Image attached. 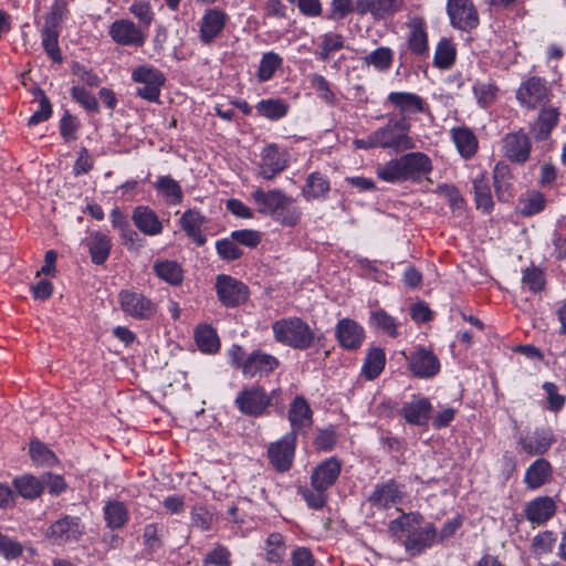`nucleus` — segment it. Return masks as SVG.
Here are the masks:
<instances>
[{"label":"nucleus","instance_id":"f257e3e1","mask_svg":"<svg viewBox=\"0 0 566 566\" xmlns=\"http://www.w3.org/2000/svg\"><path fill=\"white\" fill-rule=\"evenodd\" d=\"M251 198L259 213L271 217L274 221L285 227H294L302 216L301 208L295 200L281 189H255Z\"/></svg>","mask_w":566,"mask_h":566},{"label":"nucleus","instance_id":"f03ea898","mask_svg":"<svg viewBox=\"0 0 566 566\" xmlns=\"http://www.w3.org/2000/svg\"><path fill=\"white\" fill-rule=\"evenodd\" d=\"M274 339L287 347L304 350L314 344L315 334L310 325L300 317L290 316L272 324Z\"/></svg>","mask_w":566,"mask_h":566},{"label":"nucleus","instance_id":"7ed1b4c3","mask_svg":"<svg viewBox=\"0 0 566 566\" xmlns=\"http://www.w3.org/2000/svg\"><path fill=\"white\" fill-rule=\"evenodd\" d=\"M408 129L409 125L403 116L400 118L390 117L385 126L373 133L378 147L401 151L413 147L412 140L407 134Z\"/></svg>","mask_w":566,"mask_h":566},{"label":"nucleus","instance_id":"20e7f679","mask_svg":"<svg viewBox=\"0 0 566 566\" xmlns=\"http://www.w3.org/2000/svg\"><path fill=\"white\" fill-rule=\"evenodd\" d=\"M122 311L129 317L139 321H148L157 314V304L140 292L123 290L118 294Z\"/></svg>","mask_w":566,"mask_h":566},{"label":"nucleus","instance_id":"39448f33","mask_svg":"<svg viewBox=\"0 0 566 566\" xmlns=\"http://www.w3.org/2000/svg\"><path fill=\"white\" fill-rule=\"evenodd\" d=\"M406 497L405 485L390 479L382 483L374 485L373 491L367 497L370 506L378 511L398 507Z\"/></svg>","mask_w":566,"mask_h":566},{"label":"nucleus","instance_id":"423d86ee","mask_svg":"<svg viewBox=\"0 0 566 566\" xmlns=\"http://www.w3.org/2000/svg\"><path fill=\"white\" fill-rule=\"evenodd\" d=\"M85 526L78 516L64 515L48 528L45 536L55 545L77 543L83 536Z\"/></svg>","mask_w":566,"mask_h":566},{"label":"nucleus","instance_id":"0eeeda50","mask_svg":"<svg viewBox=\"0 0 566 566\" xmlns=\"http://www.w3.org/2000/svg\"><path fill=\"white\" fill-rule=\"evenodd\" d=\"M134 82L140 84L136 94L148 102H157L160 95V87L165 83L164 74L151 65H142L132 73Z\"/></svg>","mask_w":566,"mask_h":566},{"label":"nucleus","instance_id":"6e6552de","mask_svg":"<svg viewBox=\"0 0 566 566\" xmlns=\"http://www.w3.org/2000/svg\"><path fill=\"white\" fill-rule=\"evenodd\" d=\"M271 396L260 386L243 388L235 397L234 403L241 413L260 417L265 413L271 403Z\"/></svg>","mask_w":566,"mask_h":566},{"label":"nucleus","instance_id":"1a4fd4ad","mask_svg":"<svg viewBox=\"0 0 566 566\" xmlns=\"http://www.w3.org/2000/svg\"><path fill=\"white\" fill-rule=\"evenodd\" d=\"M551 96V90L546 82L538 77L532 76L521 83L516 90V99L521 106L534 109L544 106Z\"/></svg>","mask_w":566,"mask_h":566},{"label":"nucleus","instance_id":"9d476101","mask_svg":"<svg viewBox=\"0 0 566 566\" xmlns=\"http://www.w3.org/2000/svg\"><path fill=\"white\" fill-rule=\"evenodd\" d=\"M216 292L218 300L226 307H237L249 298V287L227 274H219L216 277Z\"/></svg>","mask_w":566,"mask_h":566},{"label":"nucleus","instance_id":"9b49d317","mask_svg":"<svg viewBox=\"0 0 566 566\" xmlns=\"http://www.w3.org/2000/svg\"><path fill=\"white\" fill-rule=\"evenodd\" d=\"M415 523L411 528H408V534L403 542V546L410 556H417L430 548L437 539V530L432 523Z\"/></svg>","mask_w":566,"mask_h":566},{"label":"nucleus","instance_id":"f8f14e48","mask_svg":"<svg viewBox=\"0 0 566 566\" xmlns=\"http://www.w3.org/2000/svg\"><path fill=\"white\" fill-rule=\"evenodd\" d=\"M296 436L287 433L276 442L270 444L268 457L270 463L277 472H286L291 469L294 460Z\"/></svg>","mask_w":566,"mask_h":566},{"label":"nucleus","instance_id":"ddd939ff","mask_svg":"<svg viewBox=\"0 0 566 566\" xmlns=\"http://www.w3.org/2000/svg\"><path fill=\"white\" fill-rule=\"evenodd\" d=\"M287 153L276 144H270L262 148L258 163L259 175L264 179H273L287 167Z\"/></svg>","mask_w":566,"mask_h":566},{"label":"nucleus","instance_id":"4468645a","mask_svg":"<svg viewBox=\"0 0 566 566\" xmlns=\"http://www.w3.org/2000/svg\"><path fill=\"white\" fill-rule=\"evenodd\" d=\"M109 36L120 45L142 46L146 41L142 28L129 19L115 20L109 27Z\"/></svg>","mask_w":566,"mask_h":566},{"label":"nucleus","instance_id":"2eb2a0df","mask_svg":"<svg viewBox=\"0 0 566 566\" xmlns=\"http://www.w3.org/2000/svg\"><path fill=\"white\" fill-rule=\"evenodd\" d=\"M228 15L224 11L213 8L205 12L199 22V38L202 43L210 44L222 33Z\"/></svg>","mask_w":566,"mask_h":566},{"label":"nucleus","instance_id":"dca6fc26","mask_svg":"<svg viewBox=\"0 0 566 566\" xmlns=\"http://www.w3.org/2000/svg\"><path fill=\"white\" fill-rule=\"evenodd\" d=\"M342 470V463L338 459L332 457L318 464L311 475V483L315 490H327L333 486L338 479Z\"/></svg>","mask_w":566,"mask_h":566},{"label":"nucleus","instance_id":"f3484780","mask_svg":"<svg viewBox=\"0 0 566 566\" xmlns=\"http://www.w3.org/2000/svg\"><path fill=\"white\" fill-rule=\"evenodd\" d=\"M411 373L420 378H429L434 376L440 368V364L436 355L426 348H419L408 358Z\"/></svg>","mask_w":566,"mask_h":566},{"label":"nucleus","instance_id":"a211bd4d","mask_svg":"<svg viewBox=\"0 0 566 566\" xmlns=\"http://www.w3.org/2000/svg\"><path fill=\"white\" fill-rule=\"evenodd\" d=\"M279 366V359L261 350H254L247 356L243 365V375L253 378L256 374H270Z\"/></svg>","mask_w":566,"mask_h":566},{"label":"nucleus","instance_id":"6ab92c4d","mask_svg":"<svg viewBox=\"0 0 566 566\" xmlns=\"http://www.w3.org/2000/svg\"><path fill=\"white\" fill-rule=\"evenodd\" d=\"M554 442V434L549 429H536L530 434L521 437L520 446L530 455L546 453Z\"/></svg>","mask_w":566,"mask_h":566},{"label":"nucleus","instance_id":"aec40b11","mask_svg":"<svg viewBox=\"0 0 566 566\" xmlns=\"http://www.w3.org/2000/svg\"><path fill=\"white\" fill-rule=\"evenodd\" d=\"M364 336V328L350 318L340 319L336 326V337L346 349L360 347Z\"/></svg>","mask_w":566,"mask_h":566},{"label":"nucleus","instance_id":"412c9836","mask_svg":"<svg viewBox=\"0 0 566 566\" xmlns=\"http://www.w3.org/2000/svg\"><path fill=\"white\" fill-rule=\"evenodd\" d=\"M503 150L504 155L512 161H526L531 150L528 136L521 132L506 135L504 138Z\"/></svg>","mask_w":566,"mask_h":566},{"label":"nucleus","instance_id":"4be33fe9","mask_svg":"<svg viewBox=\"0 0 566 566\" xmlns=\"http://www.w3.org/2000/svg\"><path fill=\"white\" fill-rule=\"evenodd\" d=\"M132 220L135 227L146 235H158L163 232V223L156 212L147 206L134 209Z\"/></svg>","mask_w":566,"mask_h":566},{"label":"nucleus","instance_id":"5701e85b","mask_svg":"<svg viewBox=\"0 0 566 566\" xmlns=\"http://www.w3.org/2000/svg\"><path fill=\"white\" fill-rule=\"evenodd\" d=\"M312 409L302 396H297L290 405L289 421L292 427V432L296 436L297 432L312 424Z\"/></svg>","mask_w":566,"mask_h":566},{"label":"nucleus","instance_id":"b1692460","mask_svg":"<svg viewBox=\"0 0 566 566\" xmlns=\"http://www.w3.org/2000/svg\"><path fill=\"white\" fill-rule=\"evenodd\" d=\"M496 197L502 202H509L514 196V176L506 164L499 163L493 171Z\"/></svg>","mask_w":566,"mask_h":566},{"label":"nucleus","instance_id":"393cba45","mask_svg":"<svg viewBox=\"0 0 566 566\" xmlns=\"http://www.w3.org/2000/svg\"><path fill=\"white\" fill-rule=\"evenodd\" d=\"M409 35L408 45L410 51L416 55L428 54V34L426 22L420 17H413L408 23Z\"/></svg>","mask_w":566,"mask_h":566},{"label":"nucleus","instance_id":"a878e982","mask_svg":"<svg viewBox=\"0 0 566 566\" xmlns=\"http://www.w3.org/2000/svg\"><path fill=\"white\" fill-rule=\"evenodd\" d=\"M475 207L484 213H490L494 207L489 180L484 171L479 170L472 177Z\"/></svg>","mask_w":566,"mask_h":566},{"label":"nucleus","instance_id":"bb28decb","mask_svg":"<svg viewBox=\"0 0 566 566\" xmlns=\"http://www.w3.org/2000/svg\"><path fill=\"white\" fill-rule=\"evenodd\" d=\"M556 505L554 501L547 496L537 497L531 501L525 509V515L533 524L546 523L555 513Z\"/></svg>","mask_w":566,"mask_h":566},{"label":"nucleus","instance_id":"cd10ccee","mask_svg":"<svg viewBox=\"0 0 566 566\" xmlns=\"http://www.w3.org/2000/svg\"><path fill=\"white\" fill-rule=\"evenodd\" d=\"M431 403L426 398L413 399L402 406L401 412L406 421L415 426H423L428 422L431 412Z\"/></svg>","mask_w":566,"mask_h":566},{"label":"nucleus","instance_id":"c85d7f7f","mask_svg":"<svg viewBox=\"0 0 566 566\" xmlns=\"http://www.w3.org/2000/svg\"><path fill=\"white\" fill-rule=\"evenodd\" d=\"M387 99L398 108L401 114H417L422 113L424 109L423 99L413 93L391 92Z\"/></svg>","mask_w":566,"mask_h":566},{"label":"nucleus","instance_id":"c756f323","mask_svg":"<svg viewBox=\"0 0 566 566\" xmlns=\"http://www.w3.org/2000/svg\"><path fill=\"white\" fill-rule=\"evenodd\" d=\"M552 474L551 463L541 458L535 460L526 470L524 483L531 490H535L544 485Z\"/></svg>","mask_w":566,"mask_h":566},{"label":"nucleus","instance_id":"7c9ffc66","mask_svg":"<svg viewBox=\"0 0 566 566\" xmlns=\"http://www.w3.org/2000/svg\"><path fill=\"white\" fill-rule=\"evenodd\" d=\"M12 485L17 492V496L20 495L25 500H35L43 493V482H41L40 478L32 474L25 473L15 476L12 480Z\"/></svg>","mask_w":566,"mask_h":566},{"label":"nucleus","instance_id":"2f4dec72","mask_svg":"<svg viewBox=\"0 0 566 566\" xmlns=\"http://www.w3.org/2000/svg\"><path fill=\"white\" fill-rule=\"evenodd\" d=\"M158 195H160L165 202L170 206H176L182 202L184 192L177 180L170 176H160L154 184Z\"/></svg>","mask_w":566,"mask_h":566},{"label":"nucleus","instance_id":"473e14b6","mask_svg":"<svg viewBox=\"0 0 566 566\" xmlns=\"http://www.w3.org/2000/svg\"><path fill=\"white\" fill-rule=\"evenodd\" d=\"M545 206V196L539 191L531 190L520 196L516 205V211L523 217H531L542 212Z\"/></svg>","mask_w":566,"mask_h":566},{"label":"nucleus","instance_id":"72a5a7b5","mask_svg":"<svg viewBox=\"0 0 566 566\" xmlns=\"http://www.w3.org/2000/svg\"><path fill=\"white\" fill-rule=\"evenodd\" d=\"M92 262L94 264H103L109 256L112 242L107 234L103 232H94L87 241Z\"/></svg>","mask_w":566,"mask_h":566},{"label":"nucleus","instance_id":"f704fd0d","mask_svg":"<svg viewBox=\"0 0 566 566\" xmlns=\"http://www.w3.org/2000/svg\"><path fill=\"white\" fill-rule=\"evenodd\" d=\"M410 180H417L431 171V160L423 153H409L401 156Z\"/></svg>","mask_w":566,"mask_h":566},{"label":"nucleus","instance_id":"c9c22d12","mask_svg":"<svg viewBox=\"0 0 566 566\" xmlns=\"http://www.w3.org/2000/svg\"><path fill=\"white\" fill-rule=\"evenodd\" d=\"M203 221L205 217L199 211L191 209L187 210L180 219L182 230L198 245H202L206 242V238L201 233Z\"/></svg>","mask_w":566,"mask_h":566},{"label":"nucleus","instance_id":"e433bc0d","mask_svg":"<svg viewBox=\"0 0 566 566\" xmlns=\"http://www.w3.org/2000/svg\"><path fill=\"white\" fill-rule=\"evenodd\" d=\"M264 556L268 563L281 564L287 555V546L281 533H271L264 542Z\"/></svg>","mask_w":566,"mask_h":566},{"label":"nucleus","instance_id":"4c0bfd02","mask_svg":"<svg viewBox=\"0 0 566 566\" xmlns=\"http://www.w3.org/2000/svg\"><path fill=\"white\" fill-rule=\"evenodd\" d=\"M103 513L106 525L111 530L123 528L129 518L128 510L120 501H108L103 509Z\"/></svg>","mask_w":566,"mask_h":566},{"label":"nucleus","instance_id":"58836bf2","mask_svg":"<svg viewBox=\"0 0 566 566\" xmlns=\"http://www.w3.org/2000/svg\"><path fill=\"white\" fill-rule=\"evenodd\" d=\"M376 174L379 179L386 182H401L410 180L402 158L390 159L377 167Z\"/></svg>","mask_w":566,"mask_h":566},{"label":"nucleus","instance_id":"ea45409f","mask_svg":"<svg viewBox=\"0 0 566 566\" xmlns=\"http://www.w3.org/2000/svg\"><path fill=\"white\" fill-rule=\"evenodd\" d=\"M558 115V111L555 107L543 108L532 127L534 137L539 140L546 139L556 126Z\"/></svg>","mask_w":566,"mask_h":566},{"label":"nucleus","instance_id":"a19ab883","mask_svg":"<svg viewBox=\"0 0 566 566\" xmlns=\"http://www.w3.org/2000/svg\"><path fill=\"white\" fill-rule=\"evenodd\" d=\"M255 109L258 114L262 117H265L270 120H279L286 116L290 106L289 104L281 98H266L261 99Z\"/></svg>","mask_w":566,"mask_h":566},{"label":"nucleus","instance_id":"79ce46f5","mask_svg":"<svg viewBox=\"0 0 566 566\" xmlns=\"http://www.w3.org/2000/svg\"><path fill=\"white\" fill-rule=\"evenodd\" d=\"M154 272L170 285H179L184 279V271L176 261L158 260L154 263Z\"/></svg>","mask_w":566,"mask_h":566},{"label":"nucleus","instance_id":"37998d69","mask_svg":"<svg viewBox=\"0 0 566 566\" xmlns=\"http://www.w3.org/2000/svg\"><path fill=\"white\" fill-rule=\"evenodd\" d=\"M457 60V46L449 39H441L436 48L433 65L440 70L450 69Z\"/></svg>","mask_w":566,"mask_h":566},{"label":"nucleus","instance_id":"c03bdc74","mask_svg":"<svg viewBox=\"0 0 566 566\" xmlns=\"http://www.w3.org/2000/svg\"><path fill=\"white\" fill-rule=\"evenodd\" d=\"M394 51L388 46H379L361 57L366 65L374 66L378 72H387L394 62Z\"/></svg>","mask_w":566,"mask_h":566},{"label":"nucleus","instance_id":"a18cd8bd","mask_svg":"<svg viewBox=\"0 0 566 566\" xmlns=\"http://www.w3.org/2000/svg\"><path fill=\"white\" fill-rule=\"evenodd\" d=\"M195 339L198 347L203 353L214 354L219 350V337L214 328L210 325L198 326L195 332Z\"/></svg>","mask_w":566,"mask_h":566},{"label":"nucleus","instance_id":"49530a36","mask_svg":"<svg viewBox=\"0 0 566 566\" xmlns=\"http://www.w3.org/2000/svg\"><path fill=\"white\" fill-rule=\"evenodd\" d=\"M328 191L329 181L327 178L319 172H313L307 177L302 192L303 196L310 200L323 198Z\"/></svg>","mask_w":566,"mask_h":566},{"label":"nucleus","instance_id":"de8ad7c7","mask_svg":"<svg viewBox=\"0 0 566 566\" xmlns=\"http://www.w3.org/2000/svg\"><path fill=\"white\" fill-rule=\"evenodd\" d=\"M386 364V356L381 348H371L365 358L363 374L369 380L379 376Z\"/></svg>","mask_w":566,"mask_h":566},{"label":"nucleus","instance_id":"09e8293b","mask_svg":"<svg viewBox=\"0 0 566 566\" xmlns=\"http://www.w3.org/2000/svg\"><path fill=\"white\" fill-rule=\"evenodd\" d=\"M283 60L282 57L274 52H266L263 54L259 70H258V80L263 83L271 80L277 69L282 66Z\"/></svg>","mask_w":566,"mask_h":566},{"label":"nucleus","instance_id":"8fccbe9b","mask_svg":"<svg viewBox=\"0 0 566 566\" xmlns=\"http://www.w3.org/2000/svg\"><path fill=\"white\" fill-rule=\"evenodd\" d=\"M29 453L36 465L52 467L57 462L55 454L39 440L31 441Z\"/></svg>","mask_w":566,"mask_h":566},{"label":"nucleus","instance_id":"3c124183","mask_svg":"<svg viewBox=\"0 0 566 566\" xmlns=\"http://www.w3.org/2000/svg\"><path fill=\"white\" fill-rule=\"evenodd\" d=\"M418 522L419 514H402L390 522L388 532L392 537H399L401 533L408 534V528H411V526H415V523Z\"/></svg>","mask_w":566,"mask_h":566},{"label":"nucleus","instance_id":"603ef678","mask_svg":"<svg viewBox=\"0 0 566 566\" xmlns=\"http://www.w3.org/2000/svg\"><path fill=\"white\" fill-rule=\"evenodd\" d=\"M42 45L48 55L55 62H61L62 56L59 49L57 33L52 28H44L42 31Z\"/></svg>","mask_w":566,"mask_h":566},{"label":"nucleus","instance_id":"864d4df0","mask_svg":"<svg viewBox=\"0 0 566 566\" xmlns=\"http://www.w3.org/2000/svg\"><path fill=\"white\" fill-rule=\"evenodd\" d=\"M23 553V546L11 536L0 532V555L6 559H15Z\"/></svg>","mask_w":566,"mask_h":566},{"label":"nucleus","instance_id":"5fc2aeb1","mask_svg":"<svg viewBox=\"0 0 566 566\" xmlns=\"http://www.w3.org/2000/svg\"><path fill=\"white\" fill-rule=\"evenodd\" d=\"M556 536L552 531H544L537 534L532 541V552L536 556L547 554L555 545Z\"/></svg>","mask_w":566,"mask_h":566},{"label":"nucleus","instance_id":"6e6d98bb","mask_svg":"<svg viewBox=\"0 0 566 566\" xmlns=\"http://www.w3.org/2000/svg\"><path fill=\"white\" fill-rule=\"evenodd\" d=\"M310 81L311 86L316 91L321 99L331 105L335 103V94L332 92L328 81L323 75L312 74Z\"/></svg>","mask_w":566,"mask_h":566},{"label":"nucleus","instance_id":"4d7b16f0","mask_svg":"<svg viewBox=\"0 0 566 566\" xmlns=\"http://www.w3.org/2000/svg\"><path fill=\"white\" fill-rule=\"evenodd\" d=\"M72 97L88 112H98V102L96 97L82 86H73Z\"/></svg>","mask_w":566,"mask_h":566},{"label":"nucleus","instance_id":"13d9d810","mask_svg":"<svg viewBox=\"0 0 566 566\" xmlns=\"http://www.w3.org/2000/svg\"><path fill=\"white\" fill-rule=\"evenodd\" d=\"M190 516L192 526L203 532L211 528L212 514L205 506H193Z\"/></svg>","mask_w":566,"mask_h":566},{"label":"nucleus","instance_id":"bf43d9fd","mask_svg":"<svg viewBox=\"0 0 566 566\" xmlns=\"http://www.w3.org/2000/svg\"><path fill=\"white\" fill-rule=\"evenodd\" d=\"M403 4V0H371V12L376 17H385L392 14L400 10Z\"/></svg>","mask_w":566,"mask_h":566},{"label":"nucleus","instance_id":"052dcab7","mask_svg":"<svg viewBox=\"0 0 566 566\" xmlns=\"http://www.w3.org/2000/svg\"><path fill=\"white\" fill-rule=\"evenodd\" d=\"M371 322L378 328H381L389 336L397 335V325L395 319L388 315L385 311H375L371 313Z\"/></svg>","mask_w":566,"mask_h":566},{"label":"nucleus","instance_id":"680f3d73","mask_svg":"<svg viewBox=\"0 0 566 566\" xmlns=\"http://www.w3.org/2000/svg\"><path fill=\"white\" fill-rule=\"evenodd\" d=\"M343 48V38L339 34L328 33L323 36L321 44L319 59L326 61L329 59L333 52H336Z\"/></svg>","mask_w":566,"mask_h":566},{"label":"nucleus","instance_id":"e2e57ef3","mask_svg":"<svg viewBox=\"0 0 566 566\" xmlns=\"http://www.w3.org/2000/svg\"><path fill=\"white\" fill-rule=\"evenodd\" d=\"M231 239L248 248H255L261 242V233L252 229L235 230L232 231Z\"/></svg>","mask_w":566,"mask_h":566},{"label":"nucleus","instance_id":"0e129e2a","mask_svg":"<svg viewBox=\"0 0 566 566\" xmlns=\"http://www.w3.org/2000/svg\"><path fill=\"white\" fill-rule=\"evenodd\" d=\"M326 490H313L308 488H302L300 489V494L303 496L305 502L311 509L319 510L322 509L327 500V496L325 494Z\"/></svg>","mask_w":566,"mask_h":566},{"label":"nucleus","instance_id":"69168bd1","mask_svg":"<svg viewBox=\"0 0 566 566\" xmlns=\"http://www.w3.org/2000/svg\"><path fill=\"white\" fill-rule=\"evenodd\" d=\"M203 563L206 565L230 566V552L222 545H216L214 548L206 555Z\"/></svg>","mask_w":566,"mask_h":566},{"label":"nucleus","instance_id":"338daca9","mask_svg":"<svg viewBox=\"0 0 566 566\" xmlns=\"http://www.w3.org/2000/svg\"><path fill=\"white\" fill-rule=\"evenodd\" d=\"M522 282L532 292H539L544 287V275L538 269H526L523 274Z\"/></svg>","mask_w":566,"mask_h":566},{"label":"nucleus","instance_id":"774afa93","mask_svg":"<svg viewBox=\"0 0 566 566\" xmlns=\"http://www.w3.org/2000/svg\"><path fill=\"white\" fill-rule=\"evenodd\" d=\"M291 564L292 566H314L315 558L308 548L298 546L291 553Z\"/></svg>","mask_w":566,"mask_h":566}]
</instances>
